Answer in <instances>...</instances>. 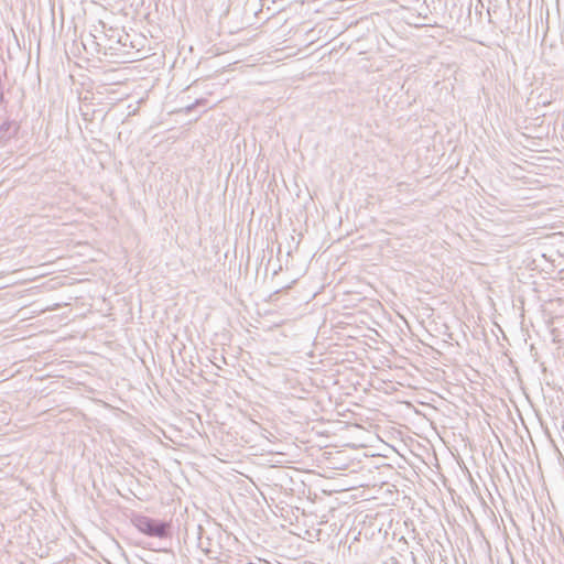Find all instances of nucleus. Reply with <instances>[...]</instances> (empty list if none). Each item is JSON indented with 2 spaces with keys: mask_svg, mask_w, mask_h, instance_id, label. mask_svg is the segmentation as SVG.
Returning a JSON list of instances; mask_svg holds the SVG:
<instances>
[{
  "mask_svg": "<svg viewBox=\"0 0 564 564\" xmlns=\"http://www.w3.org/2000/svg\"><path fill=\"white\" fill-rule=\"evenodd\" d=\"M20 129V124L14 120H6L0 126L1 137H6L8 139L14 138L18 134Z\"/></svg>",
  "mask_w": 564,
  "mask_h": 564,
  "instance_id": "7ed1b4c3",
  "label": "nucleus"
},
{
  "mask_svg": "<svg viewBox=\"0 0 564 564\" xmlns=\"http://www.w3.org/2000/svg\"><path fill=\"white\" fill-rule=\"evenodd\" d=\"M194 107H195V104H192V105L187 106V107L185 108L186 112H187V113H188V112H191V111L194 109Z\"/></svg>",
  "mask_w": 564,
  "mask_h": 564,
  "instance_id": "6e6552de",
  "label": "nucleus"
},
{
  "mask_svg": "<svg viewBox=\"0 0 564 564\" xmlns=\"http://www.w3.org/2000/svg\"><path fill=\"white\" fill-rule=\"evenodd\" d=\"M130 522L139 532L158 539L170 538L171 524L161 519H154L142 513L133 512L130 517Z\"/></svg>",
  "mask_w": 564,
  "mask_h": 564,
  "instance_id": "f257e3e1",
  "label": "nucleus"
},
{
  "mask_svg": "<svg viewBox=\"0 0 564 564\" xmlns=\"http://www.w3.org/2000/svg\"><path fill=\"white\" fill-rule=\"evenodd\" d=\"M87 40H88V44H91L94 46H98V43H96L95 36L91 33L88 34Z\"/></svg>",
  "mask_w": 564,
  "mask_h": 564,
  "instance_id": "39448f33",
  "label": "nucleus"
},
{
  "mask_svg": "<svg viewBox=\"0 0 564 564\" xmlns=\"http://www.w3.org/2000/svg\"><path fill=\"white\" fill-rule=\"evenodd\" d=\"M197 538L198 539L196 541V545L198 547V546H202L205 536H204V534H197Z\"/></svg>",
  "mask_w": 564,
  "mask_h": 564,
  "instance_id": "0eeeda50",
  "label": "nucleus"
},
{
  "mask_svg": "<svg viewBox=\"0 0 564 564\" xmlns=\"http://www.w3.org/2000/svg\"><path fill=\"white\" fill-rule=\"evenodd\" d=\"M87 40H88V44H91L94 46H98V43H96L95 36L91 33L88 34Z\"/></svg>",
  "mask_w": 564,
  "mask_h": 564,
  "instance_id": "423d86ee",
  "label": "nucleus"
},
{
  "mask_svg": "<svg viewBox=\"0 0 564 564\" xmlns=\"http://www.w3.org/2000/svg\"><path fill=\"white\" fill-rule=\"evenodd\" d=\"M205 529L202 527V524L195 523V522H188L185 527V536L184 541L185 543H195L197 541V534H204Z\"/></svg>",
  "mask_w": 564,
  "mask_h": 564,
  "instance_id": "f03ea898",
  "label": "nucleus"
},
{
  "mask_svg": "<svg viewBox=\"0 0 564 564\" xmlns=\"http://www.w3.org/2000/svg\"><path fill=\"white\" fill-rule=\"evenodd\" d=\"M205 554L210 555L214 553L212 550V539L206 536L204 538L202 546H198Z\"/></svg>",
  "mask_w": 564,
  "mask_h": 564,
  "instance_id": "20e7f679",
  "label": "nucleus"
}]
</instances>
